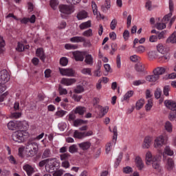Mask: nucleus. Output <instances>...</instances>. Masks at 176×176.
Wrapping results in <instances>:
<instances>
[{
    "mask_svg": "<svg viewBox=\"0 0 176 176\" xmlns=\"http://www.w3.org/2000/svg\"><path fill=\"white\" fill-rule=\"evenodd\" d=\"M12 137L15 142H23L28 138V133L25 131H17L12 133Z\"/></svg>",
    "mask_w": 176,
    "mask_h": 176,
    "instance_id": "obj_1",
    "label": "nucleus"
},
{
    "mask_svg": "<svg viewBox=\"0 0 176 176\" xmlns=\"http://www.w3.org/2000/svg\"><path fill=\"white\" fill-rule=\"evenodd\" d=\"M58 8L60 13H62L63 14H71L75 11L72 6H69L66 4H60L58 6Z\"/></svg>",
    "mask_w": 176,
    "mask_h": 176,
    "instance_id": "obj_2",
    "label": "nucleus"
},
{
    "mask_svg": "<svg viewBox=\"0 0 176 176\" xmlns=\"http://www.w3.org/2000/svg\"><path fill=\"white\" fill-rule=\"evenodd\" d=\"M164 140H168V137L167 135H160L159 137L156 138L154 141V147L157 148V149L162 148V146L164 145Z\"/></svg>",
    "mask_w": 176,
    "mask_h": 176,
    "instance_id": "obj_3",
    "label": "nucleus"
},
{
    "mask_svg": "<svg viewBox=\"0 0 176 176\" xmlns=\"http://www.w3.org/2000/svg\"><path fill=\"white\" fill-rule=\"evenodd\" d=\"M10 79V76L8 71L3 69L0 72V85H5L7 82H9Z\"/></svg>",
    "mask_w": 176,
    "mask_h": 176,
    "instance_id": "obj_4",
    "label": "nucleus"
},
{
    "mask_svg": "<svg viewBox=\"0 0 176 176\" xmlns=\"http://www.w3.org/2000/svg\"><path fill=\"white\" fill-rule=\"evenodd\" d=\"M72 54L76 61L82 62L83 61V60H85V56L86 54V52H80V51H75L72 52Z\"/></svg>",
    "mask_w": 176,
    "mask_h": 176,
    "instance_id": "obj_5",
    "label": "nucleus"
},
{
    "mask_svg": "<svg viewBox=\"0 0 176 176\" xmlns=\"http://www.w3.org/2000/svg\"><path fill=\"white\" fill-rule=\"evenodd\" d=\"M60 74L63 75V76H69L72 77L75 75V70L67 68V69H61L59 68Z\"/></svg>",
    "mask_w": 176,
    "mask_h": 176,
    "instance_id": "obj_6",
    "label": "nucleus"
},
{
    "mask_svg": "<svg viewBox=\"0 0 176 176\" xmlns=\"http://www.w3.org/2000/svg\"><path fill=\"white\" fill-rule=\"evenodd\" d=\"M25 149H30L32 151H34L35 152H38L39 147L38 146V143L29 140L25 145Z\"/></svg>",
    "mask_w": 176,
    "mask_h": 176,
    "instance_id": "obj_7",
    "label": "nucleus"
},
{
    "mask_svg": "<svg viewBox=\"0 0 176 176\" xmlns=\"http://www.w3.org/2000/svg\"><path fill=\"white\" fill-rule=\"evenodd\" d=\"M169 10L170 13L164 16V21H168V20H170V18L173 16V12H174V3L173 2V0H169Z\"/></svg>",
    "mask_w": 176,
    "mask_h": 176,
    "instance_id": "obj_8",
    "label": "nucleus"
},
{
    "mask_svg": "<svg viewBox=\"0 0 176 176\" xmlns=\"http://www.w3.org/2000/svg\"><path fill=\"white\" fill-rule=\"evenodd\" d=\"M152 145V138L146 136L144 138L143 143L142 144V149H149Z\"/></svg>",
    "mask_w": 176,
    "mask_h": 176,
    "instance_id": "obj_9",
    "label": "nucleus"
},
{
    "mask_svg": "<svg viewBox=\"0 0 176 176\" xmlns=\"http://www.w3.org/2000/svg\"><path fill=\"white\" fill-rule=\"evenodd\" d=\"M57 158H48L47 159V165H45V167L47 168H50L51 170H54Z\"/></svg>",
    "mask_w": 176,
    "mask_h": 176,
    "instance_id": "obj_10",
    "label": "nucleus"
},
{
    "mask_svg": "<svg viewBox=\"0 0 176 176\" xmlns=\"http://www.w3.org/2000/svg\"><path fill=\"white\" fill-rule=\"evenodd\" d=\"M150 163H151L153 167L155 170H157V171H160L162 170V166H160V160H159L157 157H154Z\"/></svg>",
    "mask_w": 176,
    "mask_h": 176,
    "instance_id": "obj_11",
    "label": "nucleus"
},
{
    "mask_svg": "<svg viewBox=\"0 0 176 176\" xmlns=\"http://www.w3.org/2000/svg\"><path fill=\"white\" fill-rule=\"evenodd\" d=\"M36 57H39L40 60L45 63V60L46 59V55L45 54V51H43V48H38L36 51Z\"/></svg>",
    "mask_w": 176,
    "mask_h": 176,
    "instance_id": "obj_12",
    "label": "nucleus"
},
{
    "mask_svg": "<svg viewBox=\"0 0 176 176\" xmlns=\"http://www.w3.org/2000/svg\"><path fill=\"white\" fill-rule=\"evenodd\" d=\"M165 107L170 109L171 111H176V102L170 100H166L164 101Z\"/></svg>",
    "mask_w": 176,
    "mask_h": 176,
    "instance_id": "obj_13",
    "label": "nucleus"
},
{
    "mask_svg": "<svg viewBox=\"0 0 176 176\" xmlns=\"http://www.w3.org/2000/svg\"><path fill=\"white\" fill-rule=\"evenodd\" d=\"M76 82V79L75 78H62L60 83L65 85V86H71L74 83Z\"/></svg>",
    "mask_w": 176,
    "mask_h": 176,
    "instance_id": "obj_14",
    "label": "nucleus"
},
{
    "mask_svg": "<svg viewBox=\"0 0 176 176\" xmlns=\"http://www.w3.org/2000/svg\"><path fill=\"white\" fill-rule=\"evenodd\" d=\"M158 60L160 63H167L170 60V54L166 52L165 54L158 55Z\"/></svg>",
    "mask_w": 176,
    "mask_h": 176,
    "instance_id": "obj_15",
    "label": "nucleus"
},
{
    "mask_svg": "<svg viewBox=\"0 0 176 176\" xmlns=\"http://www.w3.org/2000/svg\"><path fill=\"white\" fill-rule=\"evenodd\" d=\"M19 124H20V122L12 120L8 123V127L9 130H16V129H19Z\"/></svg>",
    "mask_w": 176,
    "mask_h": 176,
    "instance_id": "obj_16",
    "label": "nucleus"
},
{
    "mask_svg": "<svg viewBox=\"0 0 176 176\" xmlns=\"http://www.w3.org/2000/svg\"><path fill=\"white\" fill-rule=\"evenodd\" d=\"M111 9V1L105 0L104 5L101 6V10L103 13H107Z\"/></svg>",
    "mask_w": 176,
    "mask_h": 176,
    "instance_id": "obj_17",
    "label": "nucleus"
},
{
    "mask_svg": "<svg viewBox=\"0 0 176 176\" xmlns=\"http://www.w3.org/2000/svg\"><path fill=\"white\" fill-rule=\"evenodd\" d=\"M70 41L73 43H79L82 42H86V38L82 36H74L70 38Z\"/></svg>",
    "mask_w": 176,
    "mask_h": 176,
    "instance_id": "obj_18",
    "label": "nucleus"
},
{
    "mask_svg": "<svg viewBox=\"0 0 176 176\" xmlns=\"http://www.w3.org/2000/svg\"><path fill=\"white\" fill-rule=\"evenodd\" d=\"M135 163L138 170H142L144 168V162H142V159H141V157H136Z\"/></svg>",
    "mask_w": 176,
    "mask_h": 176,
    "instance_id": "obj_19",
    "label": "nucleus"
},
{
    "mask_svg": "<svg viewBox=\"0 0 176 176\" xmlns=\"http://www.w3.org/2000/svg\"><path fill=\"white\" fill-rule=\"evenodd\" d=\"M91 144L89 142H85L78 144L79 148L82 149V151H87L89 148H90Z\"/></svg>",
    "mask_w": 176,
    "mask_h": 176,
    "instance_id": "obj_20",
    "label": "nucleus"
},
{
    "mask_svg": "<svg viewBox=\"0 0 176 176\" xmlns=\"http://www.w3.org/2000/svg\"><path fill=\"white\" fill-rule=\"evenodd\" d=\"M166 67H157L153 70V74H156L157 76H160V75H163L166 72Z\"/></svg>",
    "mask_w": 176,
    "mask_h": 176,
    "instance_id": "obj_21",
    "label": "nucleus"
},
{
    "mask_svg": "<svg viewBox=\"0 0 176 176\" xmlns=\"http://www.w3.org/2000/svg\"><path fill=\"white\" fill-rule=\"evenodd\" d=\"M160 76H157L156 74H153V75H149L146 77V80L147 82H156Z\"/></svg>",
    "mask_w": 176,
    "mask_h": 176,
    "instance_id": "obj_22",
    "label": "nucleus"
},
{
    "mask_svg": "<svg viewBox=\"0 0 176 176\" xmlns=\"http://www.w3.org/2000/svg\"><path fill=\"white\" fill-rule=\"evenodd\" d=\"M85 112H86V107L78 106L76 107L74 110V113H78V115H85Z\"/></svg>",
    "mask_w": 176,
    "mask_h": 176,
    "instance_id": "obj_23",
    "label": "nucleus"
},
{
    "mask_svg": "<svg viewBox=\"0 0 176 176\" xmlns=\"http://www.w3.org/2000/svg\"><path fill=\"white\" fill-rule=\"evenodd\" d=\"M162 21H163L162 23L159 22L155 24V28H157V30H164V28L167 27L166 24L168 21H166L162 19Z\"/></svg>",
    "mask_w": 176,
    "mask_h": 176,
    "instance_id": "obj_24",
    "label": "nucleus"
},
{
    "mask_svg": "<svg viewBox=\"0 0 176 176\" xmlns=\"http://www.w3.org/2000/svg\"><path fill=\"white\" fill-rule=\"evenodd\" d=\"M23 170L26 171L28 176L32 175L34 173V168L29 164L23 166Z\"/></svg>",
    "mask_w": 176,
    "mask_h": 176,
    "instance_id": "obj_25",
    "label": "nucleus"
},
{
    "mask_svg": "<svg viewBox=\"0 0 176 176\" xmlns=\"http://www.w3.org/2000/svg\"><path fill=\"white\" fill-rule=\"evenodd\" d=\"M157 52L160 53V54H166V53H168L167 48H166V47H164L163 44H158L157 45Z\"/></svg>",
    "mask_w": 176,
    "mask_h": 176,
    "instance_id": "obj_26",
    "label": "nucleus"
},
{
    "mask_svg": "<svg viewBox=\"0 0 176 176\" xmlns=\"http://www.w3.org/2000/svg\"><path fill=\"white\" fill-rule=\"evenodd\" d=\"M166 43H176V32H174L166 41Z\"/></svg>",
    "mask_w": 176,
    "mask_h": 176,
    "instance_id": "obj_27",
    "label": "nucleus"
},
{
    "mask_svg": "<svg viewBox=\"0 0 176 176\" xmlns=\"http://www.w3.org/2000/svg\"><path fill=\"white\" fill-rule=\"evenodd\" d=\"M25 153L26 157H34V156L38 153V151H35V150L25 149Z\"/></svg>",
    "mask_w": 176,
    "mask_h": 176,
    "instance_id": "obj_28",
    "label": "nucleus"
},
{
    "mask_svg": "<svg viewBox=\"0 0 176 176\" xmlns=\"http://www.w3.org/2000/svg\"><path fill=\"white\" fill-rule=\"evenodd\" d=\"M91 27V21H87V22L82 23L79 28L80 30H86L87 28H90Z\"/></svg>",
    "mask_w": 176,
    "mask_h": 176,
    "instance_id": "obj_29",
    "label": "nucleus"
},
{
    "mask_svg": "<svg viewBox=\"0 0 176 176\" xmlns=\"http://www.w3.org/2000/svg\"><path fill=\"white\" fill-rule=\"evenodd\" d=\"M85 63L87 65H93V56L91 54H87L85 56Z\"/></svg>",
    "mask_w": 176,
    "mask_h": 176,
    "instance_id": "obj_30",
    "label": "nucleus"
},
{
    "mask_svg": "<svg viewBox=\"0 0 176 176\" xmlns=\"http://www.w3.org/2000/svg\"><path fill=\"white\" fill-rule=\"evenodd\" d=\"M87 12L85 10L80 11L77 14L78 20H83V19H87Z\"/></svg>",
    "mask_w": 176,
    "mask_h": 176,
    "instance_id": "obj_31",
    "label": "nucleus"
},
{
    "mask_svg": "<svg viewBox=\"0 0 176 176\" xmlns=\"http://www.w3.org/2000/svg\"><path fill=\"white\" fill-rule=\"evenodd\" d=\"M135 71H137V72H144V71L145 69V67H144V65H142V63H138L135 65Z\"/></svg>",
    "mask_w": 176,
    "mask_h": 176,
    "instance_id": "obj_32",
    "label": "nucleus"
},
{
    "mask_svg": "<svg viewBox=\"0 0 176 176\" xmlns=\"http://www.w3.org/2000/svg\"><path fill=\"white\" fill-rule=\"evenodd\" d=\"M87 123V121L77 119L74 121V127H78V126H82V124H86Z\"/></svg>",
    "mask_w": 176,
    "mask_h": 176,
    "instance_id": "obj_33",
    "label": "nucleus"
},
{
    "mask_svg": "<svg viewBox=\"0 0 176 176\" xmlns=\"http://www.w3.org/2000/svg\"><path fill=\"white\" fill-rule=\"evenodd\" d=\"M74 138H78V140H82V138H85L84 132H79L78 131H75L74 133Z\"/></svg>",
    "mask_w": 176,
    "mask_h": 176,
    "instance_id": "obj_34",
    "label": "nucleus"
},
{
    "mask_svg": "<svg viewBox=\"0 0 176 176\" xmlns=\"http://www.w3.org/2000/svg\"><path fill=\"white\" fill-rule=\"evenodd\" d=\"M166 168L168 170H173L174 168V160L171 158L167 160Z\"/></svg>",
    "mask_w": 176,
    "mask_h": 176,
    "instance_id": "obj_35",
    "label": "nucleus"
},
{
    "mask_svg": "<svg viewBox=\"0 0 176 176\" xmlns=\"http://www.w3.org/2000/svg\"><path fill=\"white\" fill-rule=\"evenodd\" d=\"M122 159H123V153H120L118 155V157L116 159V161L114 164V167L116 168H118V167H119V165L120 164V162H122Z\"/></svg>",
    "mask_w": 176,
    "mask_h": 176,
    "instance_id": "obj_36",
    "label": "nucleus"
},
{
    "mask_svg": "<svg viewBox=\"0 0 176 176\" xmlns=\"http://www.w3.org/2000/svg\"><path fill=\"white\" fill-rule=\"evenodd\" d=\"M146 164H149V163H152V161L153 160V157L152 156V153L151 151H148L146 154Z\"/></svg>",
    "mask_w": 176,
    "mask_h": 176,
    "instance_id": "obj_37",
    "label": "nucleus"
},
{
    "mask_svg": "<svg viewBox=\"0 0 176 176\" xmlns=\"http://www.w3.org/2000/svg\"><path fill=\"white\" fill-rule=\"evenodd\" d=\"M144 104H145V100L144 99H140L136 102L135 108L138 111H140L142 107H144Z\"/></svg>",
    "mask_w": 176,
    "mask_h": 176,
    "instance_id": "obj_38",
    "label": "nucleus"
},
{
    "mask_svg": "<svg viewBox=\"0 0 176 176\" xmlns=\"http://www.w3.org/2000/svg\"><path fill=\"white\" fill-rule=\"evenodd\" d=\"M165 130H166L168 133H173V124L169 121L165 123Z\"/></svg>",
    "mask_w": 176,
    "mask_h": 176,
    "instance_id": "obj_39",
    "label": "nucleus"
},
{
    "mask_svg": "<svg viewBox=\"0 0 176 176\" xmlns=\"http://www.w3.org/2000/svg\"><path fill=\"white\" fill-rule=\"evenodd\" d=\"M113 143L116 144V140H118V127L116 126L113 129Z\"/></svg>",
    "mask_w": 176,
    "mask_h": 176,
    "instance_id": "obj_40",
    "label": "nucleus"
},
{
    "mask_svg": "<svg viewBox=\"0 0 176 176\" xmlns=\"http://www.w3.org/2000/svg\"><path fill=\"white\" fill-rule=\"evenodd\" d=\"M60 160L62 161H68V159H70L71 154L69 153H65L60 155Z\"/></svg>",
    "mask_w": 176,
    "mask_h": 176,
    "instance_id": "obj_41",
    "label": "nucleus"
},
{
    "mask_svg": "<svg viewBox=\"0 0 176 176\" xmlns=\"http://www.w3.org/2000/svg\"><path fill=\"white\" fill-rule=\"evenodd\" d=\"M164 153H165V155H168V156H173V155H174V151L171 150L170 146H166L164 148Z\"/></svg>",
    "mask_w": 176,
    "mask_h": 176,
    "instance_id": "obj_42",
    "label": "nucleus"
},
{
    "mask_svg": "<svg viewBox=\"0 0 176 176\" xmlns=\"http://www.w3.org/2000/svg\"><path fill=\"white\" fill-rule=\"evenodd\" d=\"M65 48L67 50H75L78 49V45L69 44V43L65 44Z\"/></svg>",
    "mask_w": 176,
    "mask_h": 176,
    "instance_id": "obj_43",
    "label": "nucleus"
},
{
    "mask_svg": "<svg viewBox=\"0 0 176 176\" xmlns=\"http://www.w3.org/2000/svg\"><path fill=\"white\" fill-rule=\"evenodd\" d=\"M58 3V1L57 0H51L50 2V6L54 10H56L57 9Z\"/></svg>",
    "mask_w": 176,
    "mask_h": 176,
    "instance_id": "obj_44",
    "label": "nucleus"
},
{
    "mask_svg": "<svg viewBox=\"0 0 176 176\" xmlns=\"http://www.w3.org/2000/svg\"><path fill=\"white\" fill-rule=\"evenodd\" d=\"M148 56L151 60H153L156 58H159V55H157V54L155 51L149 52L148 54Z\"/></svg>",
    "mask_w": 176,
    "mask_h": 176,
    "instance_id": "obj_45",
    "label": "nucleus"
},
{
    "mask_svg": "<svg viewBox=\"0 0 176 176\" xmlns=\"http://www.w3.org/2000/svg\"><path fill=\"white\" fill-rule=\"evenodd\" d=\"M50 156H52V151H50L49 148H46L42 155L43 159H46V157H50Z\"/></svg>",
    "mask_w": 176,
    "mask_h": 176,
    "instance_id": "obj_46",
    "label": "nucleus"
},
{
    "mask_svg": "<svg viewBox=\"0 0 176 176\" xmlns=\"http://www.w3.org/2000/svg\"><path fill=\"white\" fill-rule=\"evenodd\" d=\"M69 153H76L78 152V146L76 144H72L69 147Z\"/></svg>",
    "mask_w": 176,
    "mask_h": 176,
    "instance_id": "obj_47",
    "label": "nucleus"
},
{
    "mask_svg": "<svg viewBox=\"0 0 176 176\" xmlns=\"http://www.w3.org/2000/svg\"><path fill=\"white\" fill-rule=\"evenodd\" d=\"M157 34V39H164L166 38V35L167 34V30H163L160 32H158Z\"/></svg>",
    "mask_w": 176,
    "mask_h": 176,
    "instance_id": "obj_48",
    "label": "nucleus"
},
{
    "mask_svg": "<svg viewBox=\"0 0 176 176\" xmlns=\"http://www.w3.org/2000/svg\"><path fill=\"white\" fill-rule=\"evenodd\" d=\"M74 91L76 94H80V93H83V91H85V89L83 88V86L78 85V86L76 87V89H74Z\"/></svg>",
    "mask_w": 176,
    "mask_h": 176,
    "instance_id": "obj_49",
    "label": "nucleus"
},
{
    "mask_svg": "<svg viewBox=\"0 0 176 176\" xmlns=\"http://www.w3.org/2000/svg\"><path fill=\"white\" fill-rule=\"evenodd\" d=\"M155 98L159 100L162 97V89L160 88H157L154 93Z\"/></svg>",
    "mask_w": 176,
    "mask_h": 176,
    "instance_id": "obj_50",
    "label": "nucleus"
},
{
    "mask_svg": "<svg viewBox=\"0 0 176 176\" xmlns=\"http://www.w3.org/2000/svg\"><path fill=\"white\" fill-rule=\"evenodd\" d=\"M5 51V41L2 37H0V53H3Z\"/></svg>",
    "mask_w": 176,
    "mask_h": 176,
    "instance_id": "obj_51",
    "label": "nucleus"
},
{
    "mask_svg": "<svg viewBox=\"0 0 176 176\" xmlns=\"http://www.w3.org/2000/svg\"><path fill=\"white\" fill-rule=\"evenodd\" d=\"M81 73L83 74V75H89L91 76V68H83L81 70Z\"/></svg>",
    "mask_w": 176,
    "mask_h": 176,
    "instance_id": "obj_52",
    "label": "nucleus"
},
{
    "mask_svg": "<svg viewBox=\"0 0 176 176\" xmlns=\"http://www.w3.org/2000/svg\"><path fill=\"white\" fill-rule=\"evenodd\" d=\"M134 94V92H133V91H129L124 96L123 98V101H126L127 100H129V98H130L131 97H133V95Z\"/></svg>",
    "mask_w": 176,
    "mask_h": 176,
    "instance_id": "obj_53",
    "label": "nucleus"
},
{
    "mask_svg": "<svg viewBox=\"0 0 176 176\" xmlns=\"http://www.w3.org/2000/svg\"><path fill=\"white\" fill-rule=\"evenodd\" d=\"M83 36H87V38L93 35V30L89 29L87 30H85L82 33Z\"/></svg>",
    "mask_w": 176,
    "mask_h": 176,
    "instance_id": "obj_54",
    "label": "nucleus"
},
{
    "mask_svg": "<svg viewBox=\"0 0 176 176\" xmlns=\"http://www.w3.org/2000/svg\"><path fill=\"white\" fill-rule=\"evenodd\" d=\"M67 113V111L60 110L56 112L55 116L58 118H63Z\"/></svg>",
    "mask_w": 176,
    "mask_h": 176,
    "instance_id": "obj_55",
    "label": "nucleus"
},
{
    "mask_svg": "<svg viewBox=\"0 0 176 176\" xmlns=\"http://www.w3.org/2000/svg\"><path fill=\"white\" fill-rule=\"evenodd\" d=\"M152 107H153V102H152V100L150 99L148 100V103L145 106L146 111H151Z\"/></svg>",
    "mask_w": 176,
    "mask_h": 176,
    "instance_id": "obj_56",
    "label": "nucleus"
},
{
    "mask_svg": "<svg viewBox=\"0 0 176 176\" xmlns=\"http://www.w3.org/2000/svg\"><path fill=\"white\" fill-rule=\"evenodd\" d=\"M60 65H63V67H65L68 65V58L65 57H63L60 60Z\"/></svg>",
    "mask_w": 176,
    "mask_h": 176,
    "instance_id": "obj_57",
    "label": "nucleus"
},
{
    "mask_svg": "<svg viewBox=\"0 0 176 176\" xmlns=\"http://www.w3.org/2000/svg\"><path fill=\"white\" fill-rule=\"evenodd\" d=\"M58 91H59L60 96H63V95H65V94H68V91H67V89H64L61 86H59Z\"/></svg>",
    "mask_w": 176,
    "mask_h": 176,
    "instance_id": "obj_58",
    "label": "nucleus"
},
{
    "mask_svg": "<svg viewBox=\"0 0 176 176\" xmlns=\"http://www.w3.org/2000/svg\"><path fill=\"white\" fill-rule=\"evenodd\" d=\"M16 50L17 52H23V50H25V46H24V45H23L21 43H18Z\"/></svg>",
    "mask_w": 176,
    "mask_h": 176,
    "instance_id": "obj_59",
    "label": "nucleus"
},
{
    "mask_svg": "<svg viewBox=\"0 0 176 176\" xmlns=\"http://www.w3.org/2000/svg\"><path fill=\"white\" fill-rule=\"evenodd\" d=\"M92 10L94 14L98 16L100 14V12H98V10L97 9V4L96 3H92Z\"/></svg>",
    "mask_w": 176,
    "mask_h": 176,
    "instance_id": "obj_60",
    "label": "nucleus"
},
{
    "mask_svg": "<svg viewBox=\"0 0 176 176\" xmlns=\"http://www.w3.org/2000/svg\"><path fill=\"white\" fill-rule=\"evenodd\" d=\"M122 171L124 173V174H130L133 171V168L130 166H126L123 168Z\"/></svg>",
    "mask_w": 176,
    "mask_h": 176,
    "instance_id": "obj_61",
    "label": "nucleus"
},
{
    "mask_svg": "<svg viewBox=\"0 0 176 176\" xmlns=\"http://www.w3.org/2000/svg\"><path fill=\"white\" fill-rule=\"evenodd\" d=\"M145 80H138L133 82V86H140V85H144Z\"/></svg>",
    "mask_w": 176,
    "mask_h": 176,
    "instance_id": "obj_62",
    "label": "nucleus"
},
{
    "mask_svg": "<svg viewBox=\"0 0 176 176\" xmlns=\"http://www.w3.org/2000/svg\"><path fill=\"white\" fill-rule=\"evenodd\" d=\"M136 52L137 53H144L145 52V47L144 45H140L138 47H136Z\"/></svg>",
    "mask_w": 176,
    "mask_h": 176,
    "instance_id": "obj_63",
    "label": "nucleus"
},
{
    "mask_svg": "<svg viewBox=\"0 0 176 176\" xmlns=\"http://www.w3.org/2000/svg\"><path fill=\"white\" fill-rule=\"evenodd\" d=\"M65 171L63 169H60L58 170L55 171L53 173V176H62L64 174Z\"/></svg>",
    "mask_w": 176,
    "mask_h": 176,
    "instance_id": "obj_64",
    "label": "nucleus"
}]
</instances>
